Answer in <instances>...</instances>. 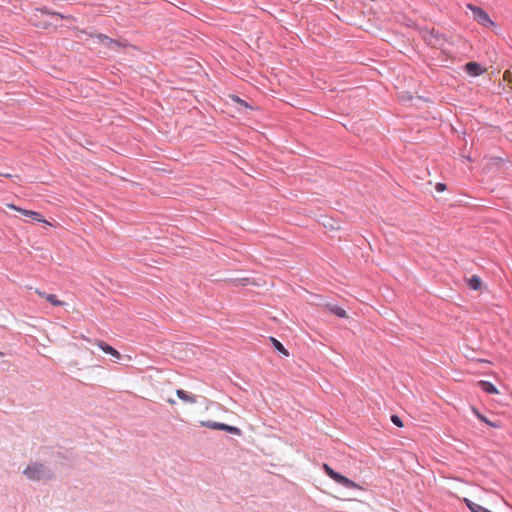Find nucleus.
<instances>
[{
    "mask_svg": "<svg viewBox=\"0 0 512 512\" xmlns=\"http://www.w3.org/2000/svg\"><path fill=\"white\" fill-rule=\"evenodd\" d=\"M236 104L240 105V106H243L245 108H249L250 105L248 103H246L242 98L240 97H237V98H231Z\"/></svg>",
    "mask_w": 512,
    "mask_h": 512,
    "instance_id": "nucleus-19",
    "label": "nucleus"
},
{
    "mask_svg": "<svg viewBox=\"0 0 512 512\" xmlns=\"http://www.w3.org/2000/svg\"><path fill=\"white\" fill-rule=\"evenodd\" d=\"M95 37L98 39L100 44L109 49L117 50L123 47V45L118 40L112 39L105 34L98 33L95 35Z\"/></svg>",
    "mask_w": 512,
    "mask_h": 512,
    "instance_id": "nucleus-4",
    "label": "nucleus"
},
{
    "mask_svg": "<svg viewBox=\"0 0 512 512\" xmlns=\"http://www.w3.org/2000/svg\"><path fill=\"white\" fill-rule=\"evenodd\" d=\"M327 308L329 309V311L331 313H333L334 315H336V316H338L340 318H345L346 317V311L342 307H339L337 305L329 304V305H327Z\"/></svg>",
    "mask_w": 512,
    "mask_h": 512,
    "instance_id": "nucleus-14",
    "label": "nucleus"
},
{
    "mask_svg": "<svg viewBox=\"0 0 512 512\" xmlns=\"http://www.w3.org/2000/svg\"><path fill=\"white\" fill-rule=\"evenodd\" d=\"M98 346L106 354H110L111 356H113L115 358H120V353L114 347L110 346L109 344L100 341L98 343Z\"/></svg>",
    "mask_w": 512,
    "mask_h": 512,
    "instance_id": "nucleus-10",
    "label": "nucleus"
},
{
    "mask_svg": "<svg viewBox=\"0 0 512 512\" xmlns=\"http://www.w3.org/2000/svg\"><path fill=\"white\" fill-rule=\"evenodd\" d=\"M468 8L472 11L474 19L479 24H481L485 27L495 25L494 22L490 19L487 12L484 11L481 7L469 4Z\"/></svg>",
    "mask_w": 512,
    "mask_h": 512,
    "instance_id": "nucleus-3",
    "label": "nucleus"
},
{
    "mask_svg": "<svg viewBox=\"0 0 512 512\" xmlns=\"http://www.w3.org/2000/svg\"><path fill=\"white\" fill-rule=\"evenodd\" d=\"M478 386L480 387V389L483 392H485L487 394H497L498 393V389L496 388V386L489 381H485V380L479 381Z\"/></svg>",
    "mask_w": 512,
    "mask_h": 512,
    "instance_id": "nucleus-8",
    "label": "nucleus"
},
{
    "mask_svg": "<svg viewBox=\"0 0 512 512\" xmlns=\"http://www.w3.org/2000/svg\"><path fill=\"white\" fill-rule=\"evenodd\" d=\"M293 99L295 100V102H288V104H290L293 107L300 108L301 107V98H293Z\"/></svg>",
    "mask_w": 512,
    "mask_h": 512,
    "instance_id": "nucleus-22",
    "label": "nucleus"
},
{
    "mask_svg": "<svg viewBox=\"0 0 512 512\" xmlns=\"http://www.w3.org/2000/svg\"><path fill=\"white\" fill-rule=\"evenodd\" d=\"M464 71L470 76L476 77L484 73L485 69L480 65V63L471 61L464 65Z\"/></svg>",
    "mask_w": 512,
    "mask_h": 512,
    "instance_id": "nucleus-5",
    "label": "nucleus"
},
{
    "mask_svg": "<svg viewBox=\"0 0 512 512\" xmlns=\"http://www.w3.org/2000/svg\"><path fill=\"white\" fill-rule=\"evenodd\" d=\"M269 339H270L273 347L275 348V350H277L279 353H281L284 356H289L288 350L283 346V344L280 341H278L274 337H270Z\"/></svg>",
    "mask_w": 512,
    "mask_h": 512,
    "instance_id": "nucleus-12",
    "label": "nucleus"
},
{
    "mask_svg": "<svg viewBox=\"0 0 512 512\" xmlns=\"http://www.w3.org/2000/svg\"><path fill=\"white\" fill-rule=\"evenodd\" d=\"M176 395L177 397L184 401V402H187V403H196V397L188 392H186L185 390H182V389H178L176 390Z\"/></svg>",
    "mask_w": 512,
    "mask_h": 512,
    "instance_id": "nucleus-9",
    "label": "nucleus"
},
{
    "mask_svg": "<svg viewBox=\"0 0 512 512\" xmlns=\"http://www.w3.org/2000/svg\"><path fill=\"white\" fill-rule=\"evenodd\" d=\"M504 79L508 81L509 83H512V67L505 71L504 73Z\"/></svg>",
    "mask_w": 512,
    "mask_h": 512,
    "instance_id": "nucleus-20",
    "label": "nucleus"
},
{
    "mask_svg": "<svg viewBox=\"0 0 512 512\" xmlns=\"http://www.w3.org/2000/svg\"><path fill=\"white\" fill-rule=\"evenodd\" d=\"M481 284H482V281H481L480 277L477 275H472L468 279V286L472 290H479L481 287Z\"/></svg>",
    "mask_w": 512,
    "mask_h": 512,
    "instance_id": "nucleus-13",
    "label": "nucleus"
},
{
    "mask_svg": "<svg viewBox=\"0 0 512 512\" xmlns=\"http://www.w3.org/2000/svg\"><path fill=\"white\" fill-rule=\"evenodd\" d=\"M0 356H3V353L0 351Z\"/></svg>",
    "mask_w": 512,
    "mask_h": 512,
    "instance_id": "nucleus-25",
    "label": "nucleus"
},
{
    "mask_svg": "<svg viewBox=\"0 0 512 512\" xmlns=\"http://www.w3.org/2000/svg\"><path fill=\"white\" fill-rule=\"evenodd\" d=\"M464 501L471 512H492L489 509L483 507L482 505L475 503L467 498H465Z\"/></svg>",
    "mask_w": 512,
    "mask_h": 512,
    "instance_id": "nucleus-11",
    "label": "nucleus"
},
{
    "mask_svg": "<svg viewBox=\"0 0 512 512\" xmlns=\"http://www.w3.org/2000/svg\"><path fill=\"white\" fill-rule=\"evenodd\" d=\"M323 470L337 484H339L345 488L353 489V488L358 487V485L355 482H353L349 478L345 477L344 475L340 474L339 472H336L328 464H323Z\"/></svg>",
    "mask_w": 512,
    "mask_h": 512,
    "instance_id": "nucleus-2",
    "label": "nucleus"
},
{
    "mask_svg": "<svg viewBox=\"0 0 512 512\" xmlns=\"http://www.w3.org/2000/svg\"><path fill=\"white\" fill-rule=\"evenodd\" d=\"M474 412L477 415L478 419L481 420L482 422L486 423L487 425H489V426H491L493 428H499L500 427V423L499 422H492V421L488 420L487 417H485L484 415L479 413L478 411L474 410Z\"/></svg>",
    "mask_w": 512,
    "mask_h": 512,
    "instance_id": "nucleus-17",
    "label": "nucleus"
},
{
    "mask_svg": "<svg viewBox=\"0 0 512 512\" xmlns=\"http://www.w3.org/2000/svg\"><path fill=\"white\" fill-rule=\"evenodd\" d=\"M402 99L408 101V100H411L412 98L407 97V98H402Z\"/></svg>",
    "mask_w": 512,
    "mask_h": 512,
    "instance_id": "nucleus-24",
    "label": "nucleus"
},
{
    "mask_svg": "<svg viewBox=\"0 0 512 512\" xmlns=\"http://www.w3.org/2000/svg\"><path fill=\"white\" fill-rule=\"evenodd\" d=\"M435 190L437 192H443V191L446 190V185L444 183L439 182V183L436 184Z\"/></svg>",
    "mask_w": 512,
    "mask_h": 512,
    "instance_id": "nucleus-21",
    "label": "nucleus"
},
{
    "mask_svg": "<svg viewBox=\"0 0 512 512\" xmlns=\"http://www.w3.org/2000/svg\"><path fill=\"white\" fill-rule=\"evenodd\" d=\"M23 474L30 481H47L54 477L50 467L40 462H33L27 465Z\"/></svg>",
    "mask_w": 512,
    "mask_h": 512,
    "instance_id": "nucleus-1",
    "label": "nucleus"
},
{
    "mask_svg": "<svg viewBox=\"0 0 512 512\" xmlns=\"http://www.w3.org/2000/svg\"><path fill=\"white\" fill-rule=\"evenodd\" d=\"M391 422L397 427H403L402 419L396 414L391 415Z\"/></svg>",
    "mask_w": 512,
    "mask_h": 512,
    "instance_id": "nucleus-18",
    "label": "nucleus"
},
{
    "mask_svg": "<svg viewBox=\"0 0 512 512\" xmlns=\"http://www.w3.org/2000/svg\"><path fill=\"white\" fill-rule=\"evenodd\" d=\"M199 423H200L201 427H206V428H210L213 430H220V427H221V422H216V421H211V420L200 421Z\"/></svg>",
    "mask_w": 512,
    "mask_h": 512,
    "instance_id": "nucleus-16",
    "label": "nucleus"
},
{
    "mask_svg": "<svg viewBox=\"0 0 512 512\" xmlns=\"http://www.w3.org/2000/svg\"><path fill=\"white\" fill-rule=\"evenodd\" d=\"M220 430L221 431H226L230 434H233V435H238L240 436L241 435V430L236 427V426H231V425H228V424H225V423H221V427H220Z\"/></svg>",
    "mask_w": 512,
    "mask_h": 512,
    "instance_id": "nucleus-15",
    "label": "nucleus"
},
{
    "mask_svg": "<svg viewBox=\"0 0 512 512\" xmlns=\"http://www.w3.org/2000/svg\"><path fill=\"white\" fill-rule=\"evenodd\" d=\"M54 15L59 16V17L63 18V16H62L61 14H59V13H55Z\"/></svg>",
    "mask_w": 512,
    "mask_h": 512,
    "instance_id": "nucleus-23",
    "label": "nucleus"
},
{
    "mask_svg": "<svg viewBox=\"0 0 512 512\" xmlns=\"http://www.w3.org/2000/svg\"><path fill=\"white\" fill-rule=\"evenodd\" d=\"M11 207L13 209L20 211L23 215L30 217L34 221L48 224V222L45 219H43V216L39 212L16 208L14 205H11Z\"/></svg>",
    "mask_w": 512,
    "mask_h": 512,
    "instance_id": "nucleus-6",
    "label": "nucleus"
},
{
    "mask_svg": "<svg viewBox=\"0 0 512 512\" xmlns=\"http://www.w3.org/2000/svg\"><path fill=\"white\" fill-rule=\"evenodd\" d=\"M36 292L40 297L45 298L53 306H63L65 304L63 301L58 300L54 294H48L39 290H36Z\"/></svg>",
    "mask_w": 512,
    "mask_h": 512,
    "instance_id": "nucleus-7",
    "label": "nucleus"
}]
</instances>
